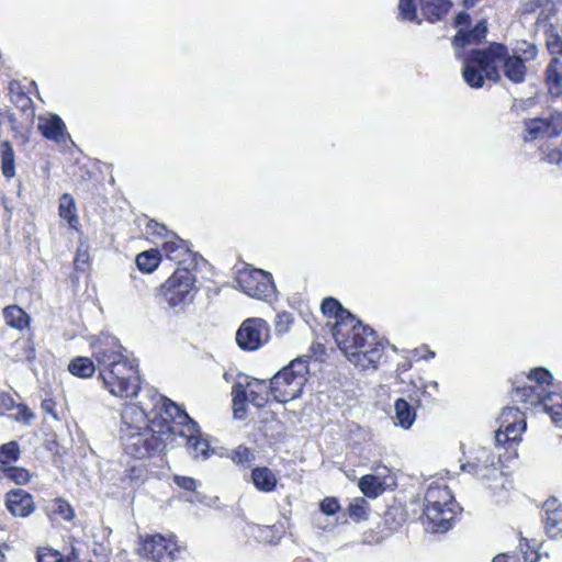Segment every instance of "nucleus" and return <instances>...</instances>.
Returning <instances> with one entry per match:
<instances>
[{"label":"nucleus","mask_w":562,"mask_h":562,"mask_svg":"<svg viewBox=\"0 0 562 562\" xmlns=\"http://www.w3.org/2000/svg\"><path fill=\"white\" fill-rule=\"evenodd\" d=\"M169 404H175L169 398L160 395L154 389H147L144 397L137 404L124 407L121 414V439L125 451L136 459L149 457L151 452L160 449L155 430L149 427V422L160 419V432L167 434V426L171 424L175 415L169 409Z\"/></svg>","instance_id":"obj_2"},{"label":"nucleus","mask_w":562,"mask_h":562,"mask_svg":"<svg viewBox=\"0 0 562 562\" xmlns=\"http://www.w3.org/2000/svg\"><path fill=\"white\" fill-rule=\"evenodd\" d=\"M547 47L552 55H562V29L555 30L551 27L547 32Z\"/></svg>","instance_id":"obj_35"},{"label":"nucleus","mask_w":562,"mask_h":562,"mask_svg":"<svg viewBox=\"0 0 562 562\" xmlns=\"http://www.w3.org/2000/svg\"><path fill=\"white\" fill-rule=\"evenodd\" d=\"M544 529L547 535L555 539L562 535V507L557 498L548 499L543 504Z\"/></svg>","instance_id":"obj_17"},{"label":"nucleus","mask_w":562,"mask_h":562,"mask_svg":"<svg viewBox=\"0 0 562 562\" xmlns=\"http://www.w3.org/2000/svg\"><path fill=\"white\" fill-rule=\"evenodd\" d=\"M416 407L405 398H397L394 403V424L405 430L411 429L416 420Z\"/></svg>","instance_id":"obj_21"},{"label":"nucleus","mask_w":562,"mask_h":562,"mask_svg":"<svg viewBox=\"0 0 562 562\" xmlns=\"http://www.w3.org/2000/svg\"><path fill=\"white\" fill-rule=\"evenodd\" d=\"M83 257H86V254H81L80 251H78V255L75 260L77 267H79L80 261H82L83 263L86 262V259Z\"/></svg>","instance_id":"obj_55"},{"label":"nucleus","mask_w":562,"mask_h":562,"mask_svg":"<svg viewBox=\"0 0 562 562\" xmlns=\"http://www.w3.org/2000/svg\"><path fill=\"white\" fill-rule=\"evenodd\" d=\"M524 126H525V135H524L525 142H531L539 137H544V136L555 137L560 134L555 130H552L550 132L551 122L548 120H543V119L537 117V119L527 120V121H525Z\"/></svg>","instance_id":"obj_20"},{"label":"nucleus","mask_w":562,"mask_h":562,"mask_svg":"<svg viewBox=\"0 0 562 562\" xmlns=\"http://www.w3.org/2000/svg\"><path fill=\"white\" fill-rule=\"evenodd\" d=\"M498 463L499 458L491 449L477 447L472 451L471 460L463 463L461 469L481 480L491 481L502 475Z\"/></svg>","instance_id":"obj_14"},{"label":"nucleus","mask_w":562,"mask_h":562,"mask_svg":"<svg viewBox=\"0 0 562 562\" xmlns=\"http://www.w3.org/2000/svg\"><path fill=\"white\" fill-rule=\"evenodd\" d=\"M2 315L5 324L11 328L22 331L30 326L31 318L29 314L18 305L4 307Z\"/></svg>","instance_id":"obj_22"},{"label":"nucleus","mask_w":562,"mask_h":562,"mask_svg":"<svg viewBox=\"0 0 562 562\" xmlns=\"http://www.w3.org/2000/svg\"><path fill=\"white\" fill-rule=\"evenodd\" d=\"M198 293L196 276L188 267L177 268L159 288L160 297L176 313L186 312Z\"/></svg>","instance_id":"obj_6"},{"label":"nucleus","mask_w":562,"mask_h":562,"mask_svg":"<svg viewBox=\"0 0 562 562\" xmlns=\"http://www.w3.org/2000/svg\"><path fill=\"white\" fill-rule=\"evenodd\" d=\"M42 409L43 412H45L46 414H49L52 415L55 419H58L56 413H55V409H54V406H55V403L53 400H44L42 402Z\"/></svg>","instance_id":"obj_51"},{"label":"nucleus","mask_w":562,"mask_h":562,"mask_svg":"<svg viewBox=\"0 0 562 562\" xmlns=\"http://www.w3.org/2000/svg\"><path fill=\"white\" fill-rule=\"evenodd\" d=\"M420 5L430 21H437L448 13L452 3L450 0H420Z\"/></svg>","instance_id":"obj_27"},{"label":"nucleus","mask_w":562,"mask_h":562,"mask_svg":"<svg viewBox=\"0 0 562 562\" xmlns=\"http://www.w3.org/2000/svg\"><path fill=\"white\" fill-rule=\"evenodd\" d=\"M33 417L34 415L25 405L19 406V412L15 417L16 420L29 423Z\"/></svg>","instance_id":"obj_48"},{"label":"nucleus","mask_w":562,"mask_h":562,"mask_svg":"<svg viewBox=\"0 0 562 562\" xmlns=\"http://www.w3.org/2000/svg\"><path fill=\"white\" fill-rule=\"evenodd\" d=\"M359 488L367 497L370 498L376 497L384 491L383 483L378 476L372 474L363 475L360 479Z\"/></svg>","instance_id":"obj_31"},{"label":"nucleus","mask_w":562,"mask_h":562,"mask_svg":"<svg viewBox=\"0 0 562 562\" xmlns=\"http://www.w3.org/2000/svg\"><path fill=\"white\" fill-rule=\"evenodd\" d=\"M38 130L45 138L56 143H63L69 137L64 121L57 114L40 117Z\"/></svg>","instance_id":"obj_19"},{"label":"nucleus","mask_w":562,"mask_h":562,"mask_svg":"<svg viewBox=\"0 0 562 562\" xmlns=\"http://www.w3.org/2000/svg\"><path fill=\"white\" fill-rule=\"evenodd\" d=\"M324 315L334 317L328 322L333 337L348 360L361 369L376 368L384 350L374 330L362 325L349 311L334 297H326L322 303Z\"/></svg>","instance_id":"obj_3"},{"label":"nucleus","mask_w":562,"mask_h":562,"mask_svg":"<svg viewBox=\"0 0 562 562\" xmlns=\"http://www.w3.org/2000/svg\"><path fill=\"white\" fill-rule=\"evenodd\" d=\"M5 507L12 516L21 518L30 516L35 509L32 495L21 488L5 494Z\"/></svg>","instance_id":"obj_16"},{"label":"nucleus","mask_w":562,"mask_h":562,"mask_svg":"<svg viewBox=\"0 0 562 562\" xmlns=\"http://www.w3.org/2000/svg\"><path fill=\"white\" fill-rule=\"evenodd\" d=\"M251 481L257 490L265 493L272 492L278 482L274 473L267 467L255 468L251 471Z\"/></svg>","instance_id":"obj_25"},{"label":"nucleus","mask_w":562,"mask_h":562,"mask_svg":"<svg viewBox=\"0 0 562 562\" xmlns=\"http://www.w3.org/2000/svg\"><path fill=\"white\" fill-rule=\"evenodd\" d=\"M546 82L552 95L562 93V61L553 57L546 70Z\"/></svg>","instance_id":"obj_23"},{"label":"nucleus","mask_w":562,"mask_h":562,"mask_svg":"<svg viewBox=\"0 0 562 562\" xmlns=\"http://www.w3.org/2000/svg\"><path fill=\"white\" fill-rule=\"evenodd\" d=\"M400 14L407 21H415L416 19V7L414 0H400L398 3Z\"/></svg>","instance_id":"obj_40"},{"label":"nucleus","mask_w":562,"mask_h":562,"mask_svg":"<svg viewBox=\"0 0 562 562\" xmlns=\"http://www.w3.org/2000/svg\"><path fill=\"white\" fill-rule=\"evenodd\" d=\"M138 554L154 562H173L178 551L172 537L156 533L139 538Z\"/></svg>","instance_id":"obj_12"},{"label":"nucleus","mask_w":562,"mask_h":562,"mask_svg":"<svg viewBox=\"0 0 562 562\" xmlns=\"http://www.w3.org/2000/svg\"><path fill=\"white\" fill-rule=\"evenodd\" d=\"M14 102L23 112L30 111V114L31 115L33 114V109H32L33 101L25 93H23V92L18 93L15 95Z\"/></svg>","instance_id":"obj_46"},{"label":"nucleus","mask_w":562,"mask_h":562,"mask_svg":"<svg viewBox=\"0 0 562 562\" xmlns=\"http://www.w3.org/2000/svg\"><path fill=\"white\" fill-rule=\"evenodd\" d=\"M4 474L8 479L15 482L19 485H24L30 481V473L27 470L22 468L11 467L4 470Z\"/></svg>","instance_id":"obj_38"},{"label":"nucleus","mask_w":562,"mask_h":562,"mask_svg":"<svg viewBox=\"0 0 562 562\" xmlns=\"http://www.w3.org/2000/svg\"><path fill=\"white\" fill-rule=\"evenodd\" d=\"M469 21V14L461 12L456 18V24L457 25H463L467 24Z\"/></svg>","instance_id":"obj_54"},{"label":"nucleus","mask_w":562,"mask_h":562,"mask_svg":"<svg viewBox=\"0 0 562 562\" xmlns=\"http://www.w3.org/2000/svg\"><path fill=\"white\" fill-rule=\"evenodd\" d=\"M517 52L521 53L524 61H531L538 57V48L531 43L524 42L519 47H517Z\"/></svg>","instance_id":"obj_43"},{"label":"nucleus","mask_w":562,"mask_h":562,"mask_svg":"<svg viewBox=\"0 0 562 562\" xmlns=\"http://www.w3.org/2000/svg\"><path fill=\"white\" fill-rule=\"evenodd\" d=\"M492 562H520L517 554L503 553L496 555Z\"/></svg>","instance_id":"obj_50"},{"label":"nucleus","mask_w":562,"mask_h":562,"mask_svg":"<svg viewBox=\"0 0 562 562\" xmlns=\"http://www.w3.org/2000/svg\"><path fill=\"white\" fill-rule=\"evenodd\" d=\"M169 409L175 411L170 425L167 426V434L186 438L188 453L195 460H206L213 453L207 438L201 432L199 424L193 420L177 404H169Z\"/></svg>","instance_id":"obj_7"},{"label":"nucleus","mask_w":562,"mask_h":562,"mask_svg":"<svg viewBox=\"0 0 562 562\" xmlns=\"http://www.w3.org/2000/svg\"><path fill=\"white\" fill-rule=\"evenodd\" d=\"M92 359L76 357L68 366L72 375L90 378L99 370L104 389L113 396L132 398L140 391L138 363L124 355V348L112 335L102 334L91 341Z\"/></svg>","instance_id":"obj_1"},{"label":"nucleus","mask_w":562,"mask_h":562,"mask_svg":"<svg viewBox=\"0 0 562 562\" xmlns=\"http://www.w3.org/2000/svg\"><path fill=\"white\" fill-rule=\"evenodd\" d=\"M12 348L22 351L21 353L13 355L14 361H30L35 357V350L30 340L18 339L13 342Z\"/></svg>","instance_id":"obj_34"},{"label":"nucleus","mask_w":562,"mask_h":562,"mask_svg":"<svg viewBox=\"0 0 562 562\" xmlns=\"http://www.w3.org/2000/svg\"><path fill=\"white\" fill-rule=\"evenodd\" d=\"M321 512L327 516L336 514L339 508V502L335 497H326L319 504Z\"/></svg>","instance_id":"obj_42"},{"label":"nucleus","mask_w":562,"mask_h":562,"mask_svg":"<svg viewBox=\"0 0 562 562\" xmlns=\"http://www.w3.org/2000/svg\"><path fill=\"white\" fill-rule=\"evenodd\" d=\"M270 327L265 319L247 318L236 331V342L243 350L255 351L268 341Z\"/></svg>","instance_id":"obj_15"},{"label":"nucleus","mask_w":562,"mask_h":562,"mask_svg":"<svg viewBox=\"0 0 562 562\" xmlns=\"http://www.w3.org/2000/svg\"><path fill=\"white\" fill-rule=\"evenodd\" d=\"M392 515V510H389L385 515V520L387 521V518Z\"/></svg>","instance_id":"obj_58"},{"label":"nucleus","mask_w":562,"mask_h":562,"mask_svg":"<svg viewBox=\"0 0 562 562\" xmlns=\"http://www.w3.org/2000/svg\"><path fill=\"white\" fill-rule=\"evenodd\" d=\"M552 374L536 368L529 373L517 374L513 380L512 400L525 409L544 412L554 423L562 420V395L547 391L552 382Z\"/></svg>","instance_id":"obj_5"},{"label":"nucleus","mask_w":562,"mask_h":562,"mask_svg":"<svg viewBox=\"0 0 562 562\" xmlns=\"http://www.w3.org/2000/svg\"><path fill=\"white\" fill-rule=\"evenodd\" d=\"M246 392L241 391V381L233 386V408L236 418H243L246 414Z\"/></svg>","instance_id":"obj_32"},{"label":"nucleus","mask_w":562,"mask_h":562,"mask_svg":"<svg viewBox=\"0 0 562 562\" xmlns=\"http://www.w3.org/2000/svg\"><path fill=\"white\" fill-rule=\"evenodd\" d=\"M61 562H71V560H69V559H64V558H63V559H61Z\"/></svg>","instance_id":"obj_59"},{"label":"nucleus","mask_w":562,"mask_h":562,"mask_svg":"<svg viewBox=\"0 0 562 562\" xmlns=\"http://www.w3.org/2000/svg\"><path fill=\"white\" fill-rule=\"evenodd\" d=\"M539 559V554L536 551H531L530 553L524 552L525 562H537Z\"/></svg>","instance_id":"obj_53"},{"label":"nucleus","mask_w":562,"mask_h":562,"mask_svg":"<svg viewBox=\"0 0 562 562\" xmlns=\"http://www.w3.org/2000/svg\"><path fill=\"white\" fill-rule=\"evenodd\" d=\"M160 257V250L150 249L138 254L135 261L140 271L151 273L159 266Z\"/></svg>","instance_id":"obj_30"},{"label":"nucleus","mask_w":562,"mask_h":562,"mask_svg":"<svg viewBox=\"0 0 562 562\" xmlns=\"http://www.w3.org/2000/svg\"><path fill=\"white\" fill-rule=\"evenodd\" d=\"M526 418L518 407H506L499 417V428L495 434L497 445L512 448L526 430Z\"/></svg>","instance_id":"obj_13"},{"label":"nucleus","mask_w":562,"mask_h":562,"mask_svg":"<svg viewBox=\"0 0 562 562\" xmlns=\"http://www.w3.org/2000/svg\"><path fill=\"white\" fill-rule=\"evenodd\" d=\"M19 446L16 442L11 441L0 447V463L5 464L15 461L19 458Z\"/></svg>","instance_id":"obj_36"},{"label":"nucleus","mask_w":562,"mask_h":562,"mask_svg":"<svg viewBox=\"0 0 562 562\" xmlns=\"http://www.w3.org/2000/svg\"><path fill=\"white\" fill-rule=\"evenodd\" d=\"M411 385L414 391L408 394V398L412 403L416 404L417 407L422 405L419 393L424 396H432L434 393L438 392V383L436 381L426 382L424 379L418 378L417 380H412Z\"/></svg>","instance_id":"obj_26"},{"label":"nucleus","mask_w":562,"mask_h":562,"mask_svg":"<svg viewBox=\"0 0 562 562\" xmlns=\"http://www.w3.org/2000/svg\"><path fill=\"white\" fill-rule=\"evenodd\" d=\"M457 505L446 485L429 484L425 494V516L435 531L445 532L451 528Z\"/></svg>","instance_id":"obj_9"},{"label":"nucleus","mask_w":562,"mask_h":562,"mask_svg":"<svg viewBox=\"0 0 562 562\" xmlns=\"http://www.w3.org/2000/svg\"><path fill=\"white\" fill-rule=\"evenodd\" d=\"M146 229L148 234L159 235L165 238L160 248L161 255L175 261L178 268L188 267L190 270H194L198 263V255L189 248L186 240L169 232L165 225L158 224L155 221L148 222Z\"/></svg>","instance_id":"obj_10"},{"label":"nucleus","mask_w":562,"mask_h":562,"mask_svg":"<svg viewBox=\"0 0 562 562\" xmlns=\"http://www.w3.org/2000/svg\"><path fill=\"white\" fill-rule=\"evenodd\" d=\"M52 509L55 514H58L63 519L67 521L72 520L75 517L74 508L67 501L63 498H56L53 503Z\"/></svg>","instance_id":"obj_37"},{"label":"nucleus","mask_w":562,"mask_h":562,"mask_svg":"<svg viewBox=\"0 0 562 562\" xmlns=\"http://www.w3.org/2000/svg\"><path fill=\"white\" fill-rule=\"evenodd\" d=\"M241 391L247 393L246 400L258 408L263 407L271 395L270 383L266 380L246 378V382H241Z\"/></svg>","instance_id":"obj_18"},{"label":"nucleus","mask_w":562,"mask_h":562,"mask_svg":"<svg viewBox=\"0 0 562 562\" xmlns=\"http://www.w3.org/2000/svg\"><path fill=\"white\" fill-rule=\"evenodd\" d=\"M236 281L240 290L254 299L268 301L276 293L272 276L261 269L239 271Z\"/></svg>","instance_id":"obj_11"},{"label":"nucleus","mask_w":562,"mask_h":562,"mask_svg":"<svg viewBox=\"0 0 562 562\" xmlns=\"http://www.w3.org/2000/svg\"><path fill=\"white\" fill-rule=\"evenodd\" d=\"M412 368V362L409 360H404L397 364L396 372L398 374L408 371Z\"/></svg>","instance_id":"obj_52"},{"label":"nucleus","mask_w":562,"mask_h":562,"mask_svg":"<svg viewBox=\"0 0 562 562\" xmlns=\"http://www.w3.org/2000/svg\"><path fill=\"white\" fill-rule=\"evenodd\" d=\"M63 555L50 548L41 549L37 553V562H61Z\"/></svg>","instance_id":"obj_41"},{"label":"nucleus","mask_w":562,"mask_h":562,"mask_svg":"<svg viewBox=\"0 0 562 562\" xmlns=\"http://www.w3.org/2000/svg\"><path fill=\"white\" fill-rule=\"evenodd\" d=\"M232 460L241 465L250 464L255 460V454L249 448L238 446L233 452Z\"/></svg>","instance_id":"obj_39"},{"label":"nucleus","mask_w":562,"mask_h":562,"mask_svg":"<svg viewBox=\"0 0 562 562\" xmlns=\"http://www.w3.org/2000/svg\"><path fill=\"white\" fill-rule=\"evenodd\" d=\"M293 318L290 313L283 312L277 315L276 318V330L280 334L289 330Z\"/></svg>","instance_id":"obj_44"},{"label":"nucleus","mask_w":562,"mask_h":562,"mask_svg":"<svg viewBox=\"0 0 562 562\" xmlns=\"http://www.w3.org/2000/svg\"><path fill=\"white\" fill-rule=\"evenodd\" d=\"M58 213L63 220L67 221L71 228L78 229L79 218L77 216L75 201L70 194L65 193L60 196Z\"/></svg>","instance_id":"obj_28"},{"label":"nucleus","mask_w":562,"mask_h":562,"mask_svg":"<svg viewBox=\"0 0 562 562\" xmlns=\"http://www.w3.org/2000/svg\"><path fill=\"white\" fill-rule=\"evenodd\" d=\"M173 482L178 487L186 491H195L198 486L196 480L190 476L175 475Z\"/></svg>","instance_id":"obj_45"},{"label":"nucleus","mask_w":562,"mask_h":562,"mask_svg":"<svg viewBox=\"0 0 562 562\" xmlns=\"http://www.w3.org/2000/svg\"><path fill=\"white\" fill-rule=\"evenodd\" d=\"M499 66L505 77L513 83H521L526 78L525 61L520 56L509 55L505 45L493 43L485 49H473L464 60V81L471 88H482L484 80L498 81Z\"/></svg>","instance_id":"obj_4"},{"label":"nucleus","mask_w":562,"mask_h":562,"mask_svg":"<svg viewBox=\"0 0 562 562\" xmlns=\"http://www.w3.org/2000/svg\"><path fill=\"white\" fill-rule=\"evenodd\" d=\"M369 503L363 497L353 498L348 506V515L355 521L366 520L368 518Z\"/></svg>","instance_id":"obj_33"},{"label":"nucleus","mask_w":562,"mask_h":562,"mask_svg":"<svg viewBox=\"0 0 562 562\" xmlns=\"http://www.w3.org/2000/svg\"><path fill=\"white\" fill-rule=\"evenodd\" d=\"M15 406L13 397L5 392L0 393V415L12 409Z\"/></svg>","instance_id":"obj_47"},{"label":"nucleus","mask_w":562,"mask_h":562,"mask_svg":"<svg viewBox=\"0 0 562 562\" xmlns=\"http://www.w3.org/2000/svg\"><path fill=\"white\" fill-rule=\"evenodd\" d=\"M1 171L7 179L15 176V155L10 142L4 140L0 144Z\"/></svg>","instance_id":"obj_29"},{"label":"nucleus","mask_w":562,"mask_h":562,"mask_svg":"<svg viewBox=\"0 0 562 562\" xmlns=\"http://www.w3.org/2000/svg\"><path fill=\"white\" fill-rule=\"evenodd\" d=\"M425 359H432L435 358V352L431 350H427V356H424Z\"/></svg>","instance_id":"obj_56"},{"label":"nucleus","mask_w":562,"mask_h":562,"mask_svg":"<svg viewBox=\"0 0 562 562\" xmlns=\"http://www.w3.org/2000/svg\"><path fill=\"white\" fill-rule=\"evenodd\" d=\"M547 160L551 164H562V150L558 148L549 150L547 154Z\"/></svg>","instance_id":"obj_49"},{"label":"nucleus","mask_w":562,"mask_h":562,"mask_svg":"<svg viewBox=\"0 0 562 562\" xmlns=\"http://www.w3.org/2000/svg\"><path fill=\"white\" fill-rule=\"evenodd\" d=\"M487 33V26L484 21L479 22L471 31L459 30L453 38L456 47H464L468 44H479Z\"/></svg>","instance_id":"obj_24"},{"label":"nucleus","mask_w":562,"mask_h":562,"mask_svg":"<svg viewBox=\"0 0 562 562\" xmlns=\"http://www.w3.org/2000/svg\"><path fill=\"white\" fill-rule=\"evenodd\" d=\"M272 529L270 527H267L265 531L270 532Z\"/></svg>","instance_id":"obj_60"},{"label":"nucleus","mask_w":562,"mask_h":562,"mask_svg":"<svg viewBox=\"0 0 562 562\" xmlns=\"http://www.w3.org/2000/svg\"><path fill=\"white\" fill-rule=\"evenodd\" d=\"M307 361L302 358L293 360L270 380L271 396L279 403L297 398L307 382Z\"/></svg>","instance_id":"obj_8"},{"label":"nucleus","mask_w":562,"mask_h":562,"mask_svg":"<svg viewBox=\"0 0 562 562\" xmlns=\"http://www.w3.org/2000/svg\"><path fill=\"white\" fill-rule=\"evenodd\" d=\"M380 468H382V469L386 470V468H385L384 465H382V464H376V465H374V470H375V471H379V469H380Z\"/></svg>","instance_id":"obj_57"}]
</instances>
